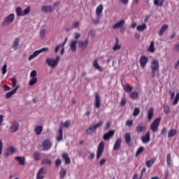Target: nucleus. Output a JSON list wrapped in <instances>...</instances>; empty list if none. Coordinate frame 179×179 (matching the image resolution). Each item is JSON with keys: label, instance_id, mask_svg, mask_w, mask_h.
<instances>
[{"label": "nucleus", "instance_id": "f257e3e1", "mask_svg": "<svg viewBox=\"0 0 179 179\" xmlns=\"http://www.w3.org/2000/svg\"><path fill=\"white\" fill-rule=\"evenodd\" d=\"M159 68L160 65L159 64V60L155 59H152L150 66L152 78H155V76H156V73L159 72Z\"/></svg>", "mask_w": 179, "mask_h": 179}, {"label": "nucleus", "instance_id": "f03ea898", "mask_svg": "<svg viewBox=\"0 0 179 179\" xmlns=\"http://www.w3.org/2000/svg\"><path fill=\"white\" fill-rule=\"evenodd\" d=\"M61 61V57L59 56H56L55 59L48 58L46 59V64H48V66L50 68H57L58 66V64Z\"/></svg>", "mask_w": 179, "mask_h": 179}, {"label": "nucleus", "instance_id": "7ed1b4c3", "mask_svg": "<svg viewBox=\"0 0 179 179\" xmlns=\"http://www.w3.org/2000/svg\"><path fill=\"white\" fill-rule=\"evenodd\" d=\"M103 7L102 4H100L96 7V19L93 20L94 24H97V23H99V21L100 20V18L103 16Z\"/></svg>", "mask_w": 179, "mask_h": 179}, {"label": "nucleus", "instance_id": "20e7f679", "mask_svg": "<svg viewBox=\"0 0 179 179\" xmlns=\"http://www.w3.org/2000/svg\"><path fill=\"white\" fill-rule=\"evenodd\" d=\"M103 124H104V122L100 121L98 124L94 125V126H90L88 129H86V134L87 135H90L92 133L97 129V128H100V127H103Z\"/></svg>", "mask_w": 179, "mask_h": 179}, {"label": "nucleus", "instance_id": "39448f33", "mask_svg": "<svg viewBox=\"0 0 179 179\" xmlns=\"http://www.w3.org/2000/svg\"><path fill=\"white\" fill-rule=\"evenodd\" d=\"M15 20V14L11 13L2 22V26H9Z\"/></svg>", "mask_w": 179, "mask_h": 179}, {"label": "nucleus", "instance_id": "423d86ee", "mask_svg": "<svg viewBox=\"0 0 179 179\" xmlns=\"http://www.w3.org/2000/svg\"><path fill=\"white\" fill-rule=\"evenodd\" d=\"M89 38H85L84 41H78V45L79 48L82 50V51H85L86 48H87L89 45Z\"/></svg>", "mask_w": 179, "mask_h": 179}, {"label": "nucleus", "instance_id": "0eeeda50", "mask_svg": "<svg viewBox=\"0 0 179 179\" xmlns=\"http://www.w3.org/2000/svg\"><path fill=\"white\" fill-rule=\"evenodd\" d=\"M161 118L158 117L154 120V122L150 125V129L152 132H156L159 129V126L160 125Z\"/></svg>", "mask_w": 179, "mask_h": 179}, {"label": "nucleus", "instance_id": "6e6552de", "mask_svg": "<svg viewBox=\"0 0 179 179\" xmlns=\"http://www.w3.org/2000/svg\"><path fill=\"white\" fill-rule=\"evenodd\" d=\"M104 145L105 143L103 141H101L97 148V152H96V158L100 159L101 157V155H103V152H104Z\"/></svg>", "mask_w": 179, "mask_h": 179}, {"label": "nucleus", "instance_id": "1a4fd4ad", "mask_svg": "<svg viewBox=\"0 0 179 179\" xmlns=\"http://www.w3.org/2000/svg\"><path fill=\"white\" fill-rule=\"evenodd\" d=\"M95 100H94V106L95 108H100L101 107V96H100V94L99 93L95 92Z\"/></svg>", "mask_w": 179, "mask_h": 179}, {"label": "nucleus", "instance_id": "9d476101", "mask_svg": "<svg viewBox=\"0 0 179 179\" xmlns=\"http://www.w3.org/2000/svg\"><path fill=\"white\" fill-rule=\"evenodd\" d=\"M45 52V48H43L42 49L39 50H36L35 52H34V53L32 55H31L29 57V61H31V59H34V58H36V57H38V55H40V54H41V52Z\"/></svg>", "mask_w": 179, "mask_h": 179}, {"label": "nucleus", "instance_id": "9b49d317", "mask_svg": "<svg viewBox=\"0 0 179 179\" xmlns=\"http://www.w3.org/2000/svg\"><path fill=\"white\" fill-rule=\"evenodd\" d=\"M115 134V130H110L108 133H106L103 138L104 141H110V138H113L114 136V134Z\"/></svg>", "mask_w": 179, "mask_h": 179}, {"label": "nucleus", "instance_id": "f8f14e48", "mask_svg": "<svg viewBox=\"0 0 179 179\" xmlns=\"http://www.w3.org/2000/svg\"><path fill=\"white\" fill-rule=\"evenodd\" d=\"M149 61V58L148 57L143 55L140 58V65L141 68H145L146 66V64H148Z\"/></svg>", "mask_w": 179, "mask_h": 179}, {"label": "nucleus", "instance_id": "ddd939ff", "mask_svg": "<svg viewBox=\"0 0 179 179\" xmlns=\"http://www.w3.org/2000/svg\"><path fill=\"white\" fill-rule=\"evenodd\" d=\"M15 152H16V148H15L13 146H10L7 148L5 154H4V156L6 157H8V156H10L12 155H13V153H15Z\"/></svg>", "mask_w": 179, "mask_h": 179}, {"label": "nucleus", "instance_id": "4468645a", "mask_svg": "<svg viewBox=\"0 0 179 179\" xmlns=\"http://www.w3.org/2000/svg\"><path fill=\"white\" fill-rule=\"evenodd\" d=\"M148 128L146 127V125L143 124H138L136 127V131L137 134H142V132H145Z\"/></svg>", "mask_w": 179, "mask_h": 179}, {"label": "nucleus", "instance_id": "2eb2a0df", "mask_svg": "<svg viewBox=\"0 0 179 179\" xmlns=\"http://www.w3.org/2000/svg\"><path fill=\"white\" fill-rule=\"evenodd\" d=\"M19 123L16 121H14L11 123L10 129L11 130V132H17V131H19Z\"/></svg>", "mask_w": 179, "mask_h": 179}, {"label": "nucleus", "instance_id": "dca6fc26", "mask_svg": "<svg viewBox=\"0 0 179 179\" xmlns=\"http://www.w3.org/2000/svg\"><path fill=\"white\" fill-rule=\"evenodd\" d=\"M143 143H149L150 142V131H147L145 135L141 138Z\"/></svg>", "mask_w": 179, "mask_h": 179}, {"label": "nucleus", "instance_id": "f3484780", "mask_svg": "<svg viewBox=\"0 0 179 179\" xmlns=\"http://www.w3.org/2000/svg\"><path fill=\"white\" fill-rule=\"evenodd\" d=\"M63 136H64V130L62 129V127H59V134L57 137V141L61 142V141H64Z\"/></svg>", "mask_w": 179, "mask_h": 179}, {"label": "nucleus", "instance_id": "a211bd4d", "mask_svg": "<svg viewBox=\"0 0 179 179\" xmlns=\"http://www.w3.org/2000/svg\"><path fill=\"white\" fill-rule=\"evenodd\" d=\"M93 66L94 67L95 69H97V71H99L100 72H103L104 71V69L99 66V59H95L93 62Z\"/></svg>", "mask_w": 179, "mask_h": 179}, {"label": "nucleus", "instance_id": "6ab92c4d", "mask_svg": "<svg viewBox=\"0 0 179 179\" xmlns=\"http://www.w3.org/2000/svg\"><path fill=\"white\" fill-rule=\"evenodd\" d=\"M125 24V20H120V22L112 26V29H120Z\"/></svg>", "mask_w": 179, "mask_h": 179}, {"label": "nucleus", "instance_id": "aec40b11", "mask_svg": "<svg viewBox=\"0 0 179 179\" xmlns=\"http://www.w3.org/2000/svg\"><path fill=\"white\" fill-rule=\"evenodd\" d=\"M121 143H122V140L117 138L114 144L113 150H118L121 148Z\"/></svg>", "mask_w": 179, "mask_h": 179}, {"label": "nucleus", "instance_id": "412c9836", "mask_svg": "<svg viewBox=\"0 0 179 179\" xmlns=\"http://www.w3.org/2000/svg\"><path fill=\"white\" fill-rule=\"evenodd\" d=\"M154 113H155V109L153 108H150L147 112L148 121H152V118H153Z\"/></svg>", "mask_w": 179, "mask_h": 179}, {"label": "nucleus", "instance_id": "4be33fe9", "mask_svg": "<svg viewBox=\"0 0 179 179\" xmlns=\"http://www.w3.org/2000/svg\"><path fill=\"white\" fill-rule=\"evenodd\" d=\"M62 159L64 160L65 164H71V158H69V155H68V153H63Z\"/></svg>", "mask_w": 179, "mask_h": 179}, {"label": "nucleus", "instance_id": "5701e85b", "mask_svg": "<svg viewBox=\"0 0 179 179\" xmlns=\"http://www.w3.org/2000/svg\"><path fill=\"white\" fill-rule=\"evenodd\" d=\"M15 160L18 162L20 166H24L26 164V159L24 157H15Z\"/></svg>", "mask_w": 179, "mask_h": 179}, {"label": "nucleus", "instance_id": "b1692460", "mask_svg": "<svg viewBox=\"0 0 179 179\" xmlns=\"http://www.w3.org/2000/svg\"><path fill=\"white\" fill-rule=\"evenodd\" d=\"M115 43L113 48V51H120L121 50V45L119 44L120 41L118 40V38H115Z\"/></svg>", "mask_w": 179, "mask_h": 179}, {"label": "nucleus", "instance_id": "393cba45", "mask_svg": "<svg viewBox=\"0 0 179 179\" xmlns=\"http://www.w3.org/2000/svg\"><path fill=\"white\" fill-rule=\"evenodd\" d=\"M17 89H19V86H17L13 91H10V92H8L5 97L6 99H10L12 97V96L13 94H15L16 93V92H17Z\"/></svg>", "mask_w": 179, "mask_h": 179}, {"label": "nucleus", "instance_id": "a878e982", "mask_svg": "<svg viewBox=\"0 0 179 179\" xmlns=\"http://www.w3.org/2000/svg\"><path fill=\"white\" fill-rule=\"evenodd\" d=\"M44 178V168H41L36 174V179Z\"/></svg>", "mask_w": 179, "mask_h": 179}, {"label": "nucleus", "instance_id": "bb28decb", "mask_svg": "<svg viewBox=\"0 0 179 179\" xmlns=\"http://www.w3.org/2000/svg\"><path fill=\"white\" fill-rule=\"evenodd\" d=\"M155 162H156V158L153 157L150 160L146 161L145 164L146 166L148 169H150V167H152L153 166V164H155Z\"/></svg>", "mask_w": 179, "mask_h": 179}, {"label": "nucleus", "instance_id": "cd10ccee", "mask_svg": "<svg viewBox=\"0 0 179 179\" xmlns=\"http://www.w3.org/2000/svg\"><path fill=\"white\" fill-rule=\"evenodd\" d=\"M76 43L78 41H71L70 44V50L73 51V52H76Z\"/></svg>", "mask_w": 179, "mask_h": 179}, {"label": "nucleus", "instance_id": "c85d7f7f", "mask_svg": "<svg viewBox=\"0 0 179 179\" xmlns=\"http://www.w3.org/2000/svg\"><path fill=\"white\" fill-rule=\"evenodd\" d=\"M148 51L152 54L156 51V49L155 48V41L150 42V46L148 47Z\"/></svg>", "mask_w": 179, "mask_h": 179}, {"label": "nucleus", "instance_id": "c756f323", "mask_svg": "<svg viewBox=\"0 0 179 179\" xmlns=\"http://www.w3.org/2000/svg\"><path fill=\"white\" fill-rule=\"evenodd\" d=\"M129 97L131 100H138V99H139V94L136 92H132L130 94Z\"/></svg>", "mask_w": 179, "mask_h": 179}, {"label": "nucleus", "instance_id": "7c9ffc66", "mask_svg": "<svg viewBox=\"0 0 179 179\" xmlns=\"http://www.w3.org/2000/svg\"><path fill=\"white\" fill-rule=\"evenodd\" d=\"M124 139L126 143H127V145H129L131 143V141H132V138H131V134L126 133L124 135Z\"/></svg>", "mask_w": 179, "mask_h": 179}, {"label": "nucleus", "instance_id": "2f4dec72", "mask_svg": "<svg viewBox=\"0 0 179 179\" xmlns=\"http://www.w3.org/2000/svg\"><path fill=\"white\" fill-rule=\"evenodd\" d=\"M169 29V25L167 24H164L159 31V36H163V34L166 31V30H167Z\"/></svg>", "mask_w": 179, "mask_h": 179}, {"label": "nucleus", "instance_id": "473e14b6", "mask_svg": "<svg viewBox=\"0 0 179 179\" xmlns=\"http://www.w3.org/2000/svg\"><path fill=\"white\" fill-rule=\"evenodd\" d=\"M36 135H41L43 132V126H36L34 129Z\"/></svg>", "mask_w": 179, "mask_h": 179}, {"label": "nucleus", "instance_id": "72a5a7b5", "mask_svg": "<svg viewBox=\"0 0 179 179\" xmlns=\"http://www.w3.org/2000/svg\"><path fill=\"white\" fill-rule=\"evenodd\" d=\"M175 135H177V130L172 129H170L168 132V138H173V136H175Z\"/></svg>", "mask_w": 179, "mask_h": 179}, {"label": "nucleus", "instance_id": "f704fd0d", "mask_svg": "<svg viewBox=\"0 0 179 179\" xmlns=\"http://www.w3.org/2000/svg\"><path fill=\"white\" fill-rule=\"evenodd\" d=\"M70 125H71V121L67 120L64 123H60L59 127H62V129L64 131V128H69Z\"/></svg>", "mask_w": 179, "mask_h": 179}, {"label": "nucleus", "instance_id": "c9c22d12", "mask_svg": "<svg viewBox=\"0 0 179 179\" xmlns=\"http://www.w3.org/2000/svg\"><path fill=\"white\" fill-rule=\"evenodd\" d=\"M148 26L146 25V24H143L142 25H138L137 27V31H143L145 30H146Z\"/></svg>", "mask_w": 179, "mask_h": 179}, {"label": "nucleus", "instance_id": "e433bc0d", "mask_svg": "<svg viewBox=\"0 0 179 179\" xmlns=\"http://www.w3.org/2000/svg\"><path fill=\"white\" fill-rule=\"evenodd\" d=\"M164 3V0H154V5L155 6H163Z\"/></svg>", "mask_w": 179, "mask_h": 179}, {"label": "nucleus", "instance_id": "4c0bfd02", "mask_svg": "<svg viewBox=\"0 0 179 179\" xmlns=\"http://www.w3.org/2000/svg\"><path fill=\"white\" fill-rule=\"evenodd\" d=\"M31 78L29 80V86H34L37 83V78L36 77H31Z\"/></svg>", "mask_w": 179, "mask_h": 179}, {"label": "nucleus", "instance_id": "58836bf2", "mask_svg": "<svg viewBox=\"0 0 179 179\" xmlns=\"http://www.w3.org/2000/svg\"><path fill=\"white\" fill-rule=\"evenodd\" d=\"M51 146H52V143L50 140H46L45 141V150H49V149H51Z\"/></svg>", "mask_w": 179, "mask_h": 179}, {"label": "nucleus", "instance_id": "ea45409f", "mask_svg": "<svg viewBox=\"0 0 179 179\" xmlns=\"http://www.w3.org/2000/svg\"><path fill=\"white\" fill-rule=\"evenodd\" d=\"M12 47H13V50H17V47H19V38H18L15 39Z\"/></svg>", "mask_w": 179, "mask_h": 179}, {"label": "nucleus", "instance_id": "a19ab883", "mask_svg": "<svg viewBox=\"0 0 179 179\" xmlns=\"http://www.w3.org/2000/svg\"><path fill=\"white\" fill-rule=\"evenodd\" d=\"M60 174V178L64 179L65 178V176H66V169H62V170L59 172Z\"/></svg>", "mask_w": 179, "mask_h": 179}, {"label": "nucleus", "instance_id": "79ce46f5", "mask_svg": "<svg viewBox=\"0 0 179 179\" xmlns=\"http://www.w3.org/2000/svg\"><path fill=\"white\" fill-rule=\"evenodd\" d=\"M34 160H40V158L41 157V154L38 152H35L33 154Z\"/></svg>", "mask_w": 179, "mask_h": 179}, {"label": "nucleus", "instance_id": "37998d69", "mask_svg": "<svg viewBox=\"0 0 179 179\" xmlns=\"http://www.w3.org/2000/svg\"><path fill=\"white\" fill-rule=\"evenodd\" d=\"M17 13V16H23V11L22 10V8L17 7L15 10Z\"/></svg>", "mask_w": 179, "mask_h": 179}, {"label": "nucleus", "instance_id": "c03bdc74", "mask_svg": "<svg viewBox=\"0 0 179 179\" xmlns=\"http://www.w3.org/2000/svg\"><path fill=\"white\" fill-rule=\"evenodd\" d=\"M30 13V6L27 7L23 11H22V16H26L27 15H29Z\"/></svg>", "mask_w": 179, "mask_h": 179}, {"label": "nucleus", "instance_id": "a18cd8bd", "mask_svg": "<svg viewBox=\"0 0 179 179\" xmlns=\"http://www.w3.org/2000/svg\"><path fill=\"white\" fill-rule=\"evenodd\" d=\"M166 163L168 166H171V155L167 154L166 155Z\"/></svg>", "mask_w": 179, "mask_h": 179}, {"label": "nucleus", "instance_id": "49530a36", "mask_svg": "<svg viewBox=\"0 0 179 179\" xmlns=\"http://www.w3.org/2000/svg\"><path fill=\"white\" fill-rule=\"evenodd\" d=\"M164 113L165 114H170V107L169 105H164Z\"/></svg>", "mask_w": 179, "mask_h": 179}, {"label": "nucleus", "instance_id": "de8ad7c7", "mask_svg": "<svg viewBox=\"0 0 179 179\" xmlns=\"http://www.w3.org/2000/svg\"><path fill=\"white\" fill-rule=\"evenodd\" d=\"M134 87H132V86L131 85H126L124 90L125 92H127V93H131L133 90Z\"/></svg>", "mask_w": 179, "mask_h": 179}, {"label": "nucleus", "instance_id": "09e8293b", "mask_svg": "<svg viewBox=\"0 0 179 179\" xmlns=\"http://www.w3.org/2000/svg\"><path fill=\"white\" fill-rule=\"evenodd\" d=\"M143 150H145V147L143 146L139 147V148L137 150L136 152V156H139V155H141V153H142Z\"/></svg>", "mask_w": 179, "mask_h": 179}, {"label": "nucleus", "instance_id": "8fccbe9b", "mask_svg": "<svg viewBox=\"0 0 179 179\" xmlns=\"http://www.w3.org/2000/svg\"><path fill=\"white\" fill-rule=\"evenodd\" d=\"M139 113H141L139 108H135L133 113L134 117H138V115H139Z\"/></svg>", "mask_w": 179, "mask_h": 179}, {"label": "nucleus", "instance_id": "3c124183", "mask_svg": "<svg viewBox=\"0 0 179 179\" xmlns=\"http://www.w3.org/2000/svg\"><path fill=\"white\" fill-rule=\"evenodd\" d=\"M94 36H96V31H90V32L88 33V37H90V38H94Z\"/></svg>", "mask_w": 179, "mask_h": 179}, {"label": "nucleus", "instance_id": "603ef678", "mask_svg": "<svg viewBox=\"0 0 179 179\" xmlns=\"http://www.w3.org/2000/svg\"><path fill=\"white\" fill-rule=\"evenodd\" d=\"M38 150H45V141H43L41 145L38 146Z\"/></svg>", "mask_w": 179, "mask_h": 179}, {"label": "nucleus", "instance_id": "864d4df0", "mask_svg": "<svg viewBox=\"0 0 179 179\" xmlns=\"http://www.w3.org/2000/svg\"><path fill=\"white\" fill-rule=\"evenodd\" d=\"M41 38H45V29L42 27L40 31Z\"/></svg>", "mask_w": 179, "mask_h": 179}, {"label": "nucleus", "instance_id": "5fc2aeb1", "mask_svg": "<svg viewBox=\"0 0 179 179\" xmlns=\"http://www.w3.org/2000/svg\"><path fill=\"white\" fill-rule=\"evenodd\" d=\"M125 104H127V99L125 97H123L121 99L120 106H122L124 107L125 106Z\"/></svg>", "mask_w": 179, "mask_h": 179}, {"label": "nucleus", "instance_id": "6e6d98bb", "mask_svg": "<svg viewBox=\"0 0 179 179\" xmlns=\"http://www.w3.org/2000/svg\"><path fill=\"white\" fill-rule=\"evenodd\" d=\"M126 125H127V127H132V126L134 125V120H127V121L126 122Z\"/></svg>", "mask_w": 179, "mask_h": 179}, {"label": "nucleus", "instance_id": "4d7b16f0", "mask_svg": "<svg viewBox=\"0 0 179 179\" xmlns=\"http://www.w3.org/2000/svg\"><path fill=\"white\" fill-rule=\"evenodd\" d=\"M36 76H37V71L36 70H33L30 73V78H36Z\"/></svg>", "mask_w": 179, "mask_h": 179}, {"label": "nucleus", "instance_id": "13d9d810", "mask_svg": "<svg viewBox=\"0 0 179 179\" xmlns=\"http://www.w3.org/2000/svg\"><path fill=\"white\" fill-rule=\"evenodd\" d=\"M17 83V80L16 79V78H13V80H12V85L13 87H16V84Z\"/></svg>", "mask_w": 179, "mask_h": 179}, {"label": "nucleus", "instance_id": "bf43d9fd", "mask_svg": "<svg viewBox=\"0 0 179 179\" xmlns=\"http://www.w3.org/2000/svg\"><path fill=\"white\" fill-rule=\"evenodd\" d=\"M8 66H6V64H4L1 69V72L3 75H5V73H6V68Z\"/></svg>", "mask_w": 179, "mask_h": 179}, {"label": "nucleus", "instance_id": "052dcab7", "mask_svg": "<svg viewBox=\"0 0 179 179\" xmlns=\"http://www.w3.org/2000/svg\"><path fill=\"white\" fill-rule=\"evenodd\" d=\"M54 9L51 6H45V12H52Z\"/></svg>", "mask_w": 179, "mask_h": 179}, {"label": "nucleus", "instance_id": "680f3d73", "mask_svg": "<svg viewBox=\"0 0 179 179\" xmlns=\"http://www.w3.org/2000/svg\"><path fill=\"white\" fill-rule=\"evenodd\" d=\"M60 48H62V45H57L56 48H55V52L56 53V54H58V51H59V49Z\"/></svg>", "mask_w": 179, "mask_h": 179}, {"label": "nucleus", "instance_id": "e2e57ef3", "mask_svg": "<svg viewBox=\"0 0 179 179\" xmlns=\"http://www.w3.org/2000/svg\"><path fill=\"white\" fill-rule=\"evenodd\" d=\"M61 163H62L61 159H56V161H55L56 167H58L61 164Z\"/></svg>", "mask_w": 179, "mask_h": 179}, {"label": "nucleus", "instance_id": "0e129e2a", "mask_svg": "<svg viewBox=\"0 0 179 179\" xmlns=\"http://www.w3.org/2000/svg\"><path fill=\"white\" fill-rule=\"evenodd\" d=\"M166 134H167V128L163 127L161 131V135H166Z\"/></svg>", "mask_w": 179, "mask_h": 179}, {"label": "nucleus", "instance_id": "69168bd1", "mask_svg": "<svg viewBox=\"0 0 179 179\" xmlns=\"http://www.w3.org/2000/svg\"><path fill=\"white\" fill-rule=\"evenodd\" d=\"M169 170L166 169L164 172V178L166 179L169 178Z\"/></svg>", "mask_w": 179, "mask_h": 179}, {"label": "nucleus", "instance_id": "338daca9", "mask_svg": "<svg viewBox=\"0 0 179 179\" xmlns=\"http://www.w3.org/2000/svg\"><path fill=\"white\" fill-rule=\"evenodd\" d=\"M174 50L178 51V52H179V43L175 45Z\"/></svg>", "mask_w": 179, "mask_h": 179}, {"label": "nucleus", "instance_id": "774afa93", "mask_svg": "<svg viewBox=\"0 0 179 179\" xmlns=\"http://www.w3.org/2000/svg\"><path fill=\"white\" fill-rule=\"evenodd\" d=\"M132 179H142V178H141V176L139 178H138V174L135 173L133 176Z\"/></svg>", "mask_w": 179, "mask_h": 179}]
</instances>
